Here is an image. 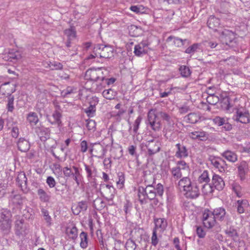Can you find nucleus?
Instances as JSON below:
<instances>
[{
	"label": "nucleus",
	"instance_id": "47",
	"mask_svg": "<svg viewBox=\"0 0 250 250\" xmlns=\"http://www.w3.org/2000/svg\"><path fill=\"white\" fill-rule=\"evenodd\" d=\"M171 172L172 176L175 179H179L185 174L181 171L179 168L177 167H172L171 169Z\"/></svg>",
	"mask_w": 250,
	"mask_h": 250
},
{
	"label": "nucleus",
	"instance_id": "7",
	"mask_svg": "<svg viewBox=\"0 0 250 250\" xmlns=\"http://www.w3.org/2000/svg\"><path fill=\"white\" fill-rule=\"evenodd\" d=\"M186 197L189 199H196L200 195V190L196 183H193L186 190H185Z\"/></svg>",
	"mask_w": 250,
	"mask_h": 250
},
{
	"label": "nucleus",
	"instance_id": "34",
	"mask_svg": "<svg viewBox=\"0 0 250 250\" xmlns=\"http://www.w3.org/2000/svg\"><path fill=\"white\" fill-rule=\"evenodd\" d=\"M66 232L70 239L75 240L77 237L78 229L75 226L67 228Z\"/></svg>",
	"mask_w": 250,
	"mask_h": 250
},
{
	"label": "nucleus",
	"instance_id": "35",
	"mask_svg": "<svg viewBox=\"0 0 250 250\" xmlns=\"http://www.w3.org/2000/svg\"><path fill=\"white\" fill-rule=\"evenodd\" d=\"M89 82H87L85 83V86L87 88H88L87 87V85ZM105 84L104 82V83H103V82L102 83H99L98 82H93L92 83L91 87L89 88L91 89H92V90L95 91L96 92H100L104 87V85H103V84Z\"/></svg>",
	"mask_w": 250,
	"mask_h": 250
},
{
	"label": "nucleus",
	"instance_id": "37",
	"mask_svg": "<svg viewBox=\"0 0 250 250\" xmlns=\"http://www.w3.org/2000/svg\"><path fill=\"white\" fill-rule=\"evenodd\" d=\"M93 206L98 210H101L105 207V203L100 198H97L94 200Z\"/></svg>",
	"mask_w": 250,
	"mask_h": 250
},
{
	"label": "nucleus",
	"instance_id": "54",
	"mask_svg": "<svg viewBox=\"0 0 250 250\" xmlns=\"http://www.w3.org/2000/svg\"><path fill=\"white\" fill-rule=\"evenodd\" d=\"M197 140L205 141L208 139V134L203 130L196 131Z\"/></svg>",
	"mask_w": 250,
	"mask_h": 250
},
{
	"label": "nucleus",
	"instance_id": "6",
	"mask_svg": "<svg viewBox=\"0 0 250 250\" xmlns=\"http://www.w3.org/2000/svg\"><path fill=\"white\" fill-rule=\"evenodd\" d=\"M149 44L147 41H143L134 46V53L138 57H141L147 53Z\"/></svg>",
	"mask_w": 250,
	"mask_h": 250
},
{
	"label": "nucleus",
	"instance_id": "48",
	"mask_svg": "<svg viewBox=\"0 0 250 250\" xmlns=\"http://www.w3.org/2000/svg\"><path fill=\"white\" fill-rule=\"evenodd\" d=\"M144 182L146 187L151 186L154 183V176L153 174H149L144 177Z\"/></svg>",
	"mask_w": 250,
	"mask_h": 250
},
{
	"label": "nucleus",
	"instance_id": "45",
	"mask_svg": "<svg viewBox=\"0 0 250 250\" xmlns=\"http://www.w3.org/2000/svg\"><path fill=\"white\" fill-rule=\"evenodd\" d=\"M26 177L24 174H21L18 176L16 179V182L18 186L20 187L22 189L23 187V184H24V186H26Z\"/></svg>",
	"mask_w": 250,
	"mask_h": 250
},
{
	"label": "nucleus",
	"instance_id": "16",
	"mask_svg": "<svg viewBox=\"0 0 250 250\" xmlns=\"http://www.w3.org/2000/svg\"><path fill=\"white\" fill-rule=\"evenodd\" d=\"M212 212L216 220H218L222 221L224 220L227 217L226 210L224 208L222 207L215 208Z\"/></svg>",
	"mask_w": 250,
	"mask_h": 250
},
{
	"label": "nucleus",
	"instance_id": "26",
	"mask_svg": "<svg viewBox=\"0 0 250 250\" xmlns=\"http://www.w3.org/2000/svg\"><path fill=\"white\" fill-rule=\"evenodd\" d=\"M85 170L87 174V178L89 180L94 179L96 174V169L95 167L84 165Z\"/></svg>",
	"mask_w": 250,
	"mask_h": 250
},
{
	"label": "nucleus",
	"instance_id": "10",
	"mask_svg": "<svg viewBox=\"0 0 250 250\" xmlns=\"http://www.w3.org/2000/svg\"><path fill=\"white\" fill-rule=\"evenodd\" d=\"M177 150L175 156L180 159L187 158L188 156V149L183 144L178 143L175 145Z\"/></svg>",
	"mask_w": 250,
	"mask_h": 250
},
{
	"label": "nucleus",
	"instance_id": "63",
	"mask_svg": "<svg viewBox=\"0 0 250 250\" xmlns=\"http://www.w3.org/2000/svg\"><path fill=\"white\" fill-rule=\"evenodd\" d=\"M226 234L229 236L232 237L233 239H237L238 237V233L236 230L233 229H229L226 230Z\"/></svg>",
	"mask_w": 250,
	"mask_h": 250
},
{
	"label": "nucleus",
	"instance_id": "21",
	"mask_svg": "<svg viewBox=\"0 0 250 250\" xmlns=\"http://www.w3.org/2000/svg\"><path fill=\"white\" fill-rule=\"evenodd\" d=\"M221 155L228 161L234 163L237 160V155L235 153L230 150H226L221 154Z\"/></svg>",
	"mask_w": 250,
	"mask_h": 250
},
{
	"label": "nucleus",
	"instance_id": "27",
	"mask_svg": "<svg viewBox=\"0 0 250 250\" xmlns=\"http://www.w3.org/2000/svg\"><path fill=\"white\" fill-rule=\"evenodd\" d=\"M179 168L180 170L182 171L185 175L189 173V168L188 165L183 160L179 161L177 162L176 167Z\"/></svg>",
	"mask_w": 250,
	"mask_h": 250
},
{
	"label": "nucleus",
	"instance_id": "44",
	"mask_svg": "<svg viewBox=\"0 0 250 250\" xmlns=\"http://www.w3.org/2000/svg\"><path fill=\"white\" fill-rule=\"evenodd\" d=\"M130 9L136 14H144L146 12L145 7L142 5L131 6Z\"/></svg>",
	"mask_w": 250,
	"mask_h": 250
},
{
	"label": "nucleus",
	"instance_id": "56",
	"mask_svg": "<svg viewBox=\"0 0 250 250\" xmlns=\"http://www.w3.org/2000/svg\"><path fill=\"white\" fill-rule=\"evenodd\" d=\"M202 191L204 194H208L213 192V186L208 184V183H205L202 186Z\"/></svg>",
	"mask_w": 250,
	"mask_h": 250
},
{
	"label": "nucleus",
	"instance_id": "5",
	"mask_svg": "<svg viewBox=\"0 0 250 250\" xmlns=\"http://www.w3.org/2000/svg\"><path fill=\"white\" fill-rule=\"evenodd\" d=\"M202 221L204 226L208 229L212 228L216 223V220L212 211L205 209L202 214Z\"/></svg>",
	"mask_w": 250,
	"mask_h": 250
},
{
	"label": "nucleus",
	"instance_id": "28",
	"mask_svg": "<svg viewBox=\"0 0 250 250\" xmlns=\"http://www.w3.org/2000/svg\"><path fill=\"white\" fill-rule=\"evenodd\" d=\"M248 167L245 162H242L238 167V174L241 180L245 179V176L247 172Z\"/></svg>",
	"mask_w": 250,
	"mask_h": 250
},
{
	"label": "nucleus",
	"instance_id": "12",
	"mask_svg": "<svg viewBox=\"0 0 250 250\" xmlns=\"http://www.w3.org/2000/svg\"><path fill=\"white\" fill-rule=\"evenodd\" d=\"M101 187L105 198L112 199L114 197L115 194V189L112 185L109 184L103 185Z\"/></svg>",
	"mask_w": 250,
	"mask_h": 250
},
{
	"label": "nucleus",
	"instance_id": "9",
	"mask_svg": "<svg viewBox=\"0 0 250 250\" xmlns=\"http://www.w3.org/2000/svg\"><path fill=\"white\" fill-rule=\"evenodd\" d=\"M102 72L100 69H90L86 71L85 74V79L89 80L90 81H93V82H97L99 79L101 80L100 75Z\"/></svg>",
	"mask_w": 250,
	"mask_h": 250
},
{
	"label": "nucleus",
	"instance_id": "61",
	"mask_svg": "<svg viewBox=\"0 0 250 250\" xmlns=\"http://www.w3.org/2000/svg\"><path fill=\"white\" fill-rule=\"evenodd\" d=\"M86 121V127L87 129L92 132H94L96 129V123L93 120H87Z\"/></svg>",
	"mask_w": 250,
	"mask_h": 250
},
{
	"label": "nucleus",
	"instance_id": "49",
	"mask_svg": "<svg viewBox=\"0 0 250 250\" xmlns=\"http://www.w3.org/2000/svg\"><path fill=\"white\" fill-rule=\"evenodd\" d=\"M64 33L67 37V40H73L76 38V33L73 28L66 29L64 30Z\"/></svg>",
	"mask_w": 250,
	"mask_h": 250
},
{
	"label": "nucleus",
	"instance_id": "19",
	"mask_svg": "<svg viewBox=\"0 0 250 250\" xmlns=\"http://www.w3.org/2000/svg\"><path fill=\"white\" fill-rule=\"evenodd\" d=\"M99 100L97 97H93L92 101L90 102V105L85 109V112L89 117H93L96 111L95 105L98 103Z\"/></svg>",
	"mask_w": 250,
	"mask_h": 250
},
{
	"label": "nucleus",
	"instance_id": "62",
	"mask_svg": "<svg viewBox=\"0 0 250 250\" xmlns=\"http://www.w3.org/2000/svg\"><path fill=\"white\" fill-rule=\"evenodd\" d=\"M63 175L66 177H71L74 174V172L71 167H64L62 169Z\"/></svg>",
	"mask_w": 250,
	"mask_h": 250
},
{
	"label": "nucleus",
	"instance_id": "8",
	"mask_svg": "<svg viewBox=\"0 0 250 250\" xmlns=\"http://www.w3.org/2000/svg\"><path fill=\"white\" fill-rule=\"evenodd\" d=\"M211 164L221 172H224L227 168L226 162L219 157L210 156L209 158Z\"/></svg>",
	"mask_w": 250,
	"mask_h": 250
},
{
	"label": "nucleus",
	"instance_id": "51",
	"mask_svg": "<svg viewBox=\"0 0 250 250\" xmlns=\"http://www.w3.org/2000/svg\"><path fill=\"white\" fill-rule=\"evenodd\" d=\"M27 120L30 124L36 125L39 121L38 117L35 112H30L27 116Z\"/></svg>",
	"mask_w": 250,
	"mask_h": 250
},
{
	"label": "nucleus",
	"instance_id": "32",
	"mask_svg": "<svg viewBox=\"0 0 250 250\" xmlns=\"http://www.w3.org/2000/svg\"><path fill=\"white\" fill-rule=\"evenodd\" d=\"M72 169L74 170V174L72 175L73 179L76 182L78 186L80 185V181L82 177V175L79 171V169L77 167L73 166H72Z\"/></svg>",
	"mask_w": 250,
	"mask_h": 250
},
{
	"label": "nucleus",
	"instance_id": "52",
	"mask_svg": "<svg viewBox=\"0 0 250 250\" xmlns=\"http://www.w3.org/2000/svg\"><path fill=\"white\" fill-rule=\"evenodd\" d=\"M41 212L43 216L44 219L45 220L46 223L47 224V226H50L52 225V218L49 215L48 210L44 208H42L41 209Z\"/></svg>",
	"mask_w": 250,
	"mask_h": 250
},
{
	"label": "nucleus",
	"instance_id": "31",
	"mask_svg": "<svg viewBox=\"0 0 250 250\" xmlns=\"http://www.w3.org/2000/svg\"><path fill=\"white\" fill-rule=\"evenodd\" d=\"M94 149L95 150V157H98V158H103L104 157L105 150L102 146L99 145L97 146L95 148H91L90 149V151L92 152Z\"/></svg>",
	"mask_w": 250,
	"mask_h": 250
},
{
	"label": "nucleus",
	"instance_id": "64",
	"mask_svg": "<svg viewBox=\"0 0 250 250\" xmlns=\"http://www.w3.org/2000/svg\"><path fill=\"white\" fill-rule=\"evenodd\" d=\"M232 188L237 196L238 197H241L243 193L241 192V187L238 184H235L232 186Z\"/></svg>",
	"mask_w": 250,
	"mask_h": 250
},
{
	"label": "nucleus",
	"instance_id": "40",
	"mask_svg": "<svg viewBox=\"0 0 250 250\" xmlns=\"http://www.w3.org/2000/svg\"><path fill=\"white\" fill-rule=\"evenodd\" d=\"M80 237L81 240L80 243V246L81 248L83 249L86 248L88 245L87 233L83 231L80 233Z\"/></svg>",
	"mask_w": 250,
	"mask_h": 250
},
{
	"label": "nucleus",
	"instance_id": "11",
	"mask_svg": "<svg viewBox=\"0 0 250 250\" xmlns=\"http://www.w3.org/2000/svg\"><path fill=\"white\" fill-rule=\"evenodd\" d=\"M146 147L148 150L149 155L151 156L159 151L160 147L158 142H156L154 140H151L147 142Z\"/></svg>",
	"mask_w": 250,
	"mask_h": 250
},
{
	"label": "nucleus",
	"instance_id": "60",
	"mask_svg": "<svg viewBox=\"0 0 250 250\" xmlns=\"http://www.w3.org/2000/svg\"><path fill=\"white\" fill-rule=\"evenodd\" d=\"M118 180L116 182L117 186L120 188H122L125 183V175L123 172L118 173Z\"/></svg>",
	"mask_w": 250,
	"mask_h": 250
},
{
	"label": "nucleus",
	"instance_id": "59",
	"mask_svg": "<svg viewBox=\"0 0 250 250\" xmlns=\"http://www.w3.org/2000/svg\"><path fill=\"white\" fill-rule=\"evenodd\" d=\"M125 247L126 250H135L136 245L132 239L129 238L126 241Z\"/></svg>",
	"mask_w": 250,
	"mask_h": 250
},
{
	"label": "nucleus",
	"instance_id": "20",
	"mask_svg": "<svg viewBox=\"0 0 250 250\" xmlns=\"http://www.w3.org/2000/svg\"><path fill=\"white\" fill-rule=\"evenodd\" d=\"M193 183L190 178L186 176L179 181L178 185L180 189L183 188V190L185 191Z\"/></svg>",
	"mask_w": 250,
	"mask_h": 250
},
{
	"label": "nucleus",
	"instance_id": "46",
	"mask_svg": "<svg viewBox=\"0 0 250 250\" xmlns=\"http://www.w3.org/2000/svg\"><path fill=\"white\" fill-rule=\"evenodd\" d=\"M10 199L14 205L21 206L22 204V199L20 194L11 195Z\"/></svg>",
	"mask_w": 250,
	"mask_h": 250
},
{
	"label": "nucleus",
	"instance_id": "14",
	"mask_svg": "<svg viewBox=\"0 0 250 250\" xmlns=\"http://www.w3.org/2000/svg\"><path fill=\"white\" fill-rule=\"evenodd\" d=\"M88 203L86 201H82L78 203L76 206H73L72 210L75 215H78L81 211H85L87 210Z\"/></svg>",
	"mask_w": 250,
	"mask_h": 250
},
{
	"label": "nucleus",
	"instance_id": "23",
	"mask_svg": "<svg viewBox=\"0 0 250 250\" xmlns=\"http://www.w3.org/2000/svg\"><path fill=\"white\" fill-rule=\"evenodd\" d=\"M37 194L41 201L44 203L49 202L51 196L42 188L38 189Z\"/></svg>",
	"mask_w": 250,
	"mask_h": 250
},
{
	"label": "nucleus",
	"instance_id": "18",
	"mask_svg": "<svg viewBox=\"0 0 250 250\" xmlns=\"http://www.w3.org/2000/svg\"><path fill=\"white\" fill-rule=\"evenodd\" d=\"M18 148L21 152H27L30 148L29 142L23 138H20L17 142Z\"/></svg>",
	"mask_w": 250,
	"mask_h": 250
},
{
	"label": "nucleus",
	"instance_id": "42",
	"mask_svg": "<svg viewBox=\"0 0 250 250\" xmlns=\"http://www.w3.org/2000/svg\"><path fill=\"white\" fill-rule=\"evenodd\" d=\"M157 115L153 109H150L147 113V119L146 121V124L148 125V124L157 120Z\"/></svg>",
	"mask_w": 250,
	"mask_h": 250
},
{
	"label": "nucleus",
	"instance_id": "58",
	"mask_svg": "<svg viewBox=\"0 0 250 250\" xmlns=\"http://www.w3.org/2000/svg\"><path fill=\"white\" fill-rule=\"evenodd\" d=\"M207 102L211 105H215L219 101V98L217 96H208L207 98Z\"/></svg>",
	"mask_w": 250,
	"mask_h": 250
},
{
	"label": "nucleus",
	"instance_id": "36",
	"mask_svg": "<svg viewBox=\"0 0 250 250\" xmlns=\"http://www.w3.org/2000/svg\"><path fill=\"white\" fill-rule=\"evenodd\" d=\"M210 181L208 172L205 170L201 174L198 178L199 183H208Z\"/></svg>",
	"mask_w": 250,
	"mask_h": 250
},
{
	"label": "nucleus",
	"instance_id": "13",
	"mask_svg": "<svg viewBox=\"0 0 250 250\" xmlns=\"http://www.w3.org/2000/svg\"><path fill=\"white\" fill-rule=\"evenodd\" d=\"M212 185L216 189L221 190L225 187V182L220 176L214 174L212 178Z\"/></svg>",
	"mask_w": 250,
	"mask_h": 250
},
{
	"label": "nucleus",
	"instance_id": "57",
	"mask_svg": "<svg viewBox=\"0 0 250 250\" xmlns=\"http://www.w3.org/2000/svg\"><path fill=\"white\" fill-rule=\"evenodd\" d=\"M181 75L184 77H188L190 75V70L188 67L183 65L179 69Z\"/></svg>",
	"mask_w": 250,
	"mask_h": 250
},
{
	"label": "nucleus",
	"instance_id": "25",
	"mask_svg": "<svg viewBox=\"0 0 250 250\" xmlns=\"http://www.w3.org/2000/svg\"><path fill=\"white\" fill-rule=\"evenodd\" d=\"M21 53L19 51H11L9 52L7 56L5 57L4 58L6 60L10 62H13L14 61H18L21 59Z\"/></svg>",
	"mask_w": 250,
	"mask_h": 250
},
{
	"label": "nucleus",
	"instance_id": "39",
	"mask_svg": "<svg viewBox=\"0 0 250 250\" xmlns=\"http://www.w3.org/2000/svg\"><path fill=\"white\" fill-rule=\"evenodd\" d=\"M40 132L39 133V136L41 138L42 140L45 141L47 138H49L50 133L49 130L47 128L42 127L39 129Z\"/></svg>",
	"mask_w": 250,
	"mask_h": 250
},
{
	"label": "nucleus",
	"instance_id": "53",
	"mask_svg": "<svg viewBox=\"0 0 250 250\" xmlns=\"http://www.w3.org/2000/svg\"><path fill=\"white\" fill-rule=\"evenodd\" d=\"M14 96L10 94L9 96L8 97V101H7V109L8 111L9 112H13L14 109Z\"/></svg>",
	"mask_w": 250,
	"mask_h": 250
},
{
	"label": "nucleus",
	"instance_id": "29",
	"mask_svg": "<svg viewBox=\"0 0 250 250\" xmlns=\"http://www.w3.org/2000/svg\"><path fill=\"white\" fill-rule=\"evenodd\" d=\"M142 232L140 229H135L131 231L130 239H132L134 242L136 241L140 242L142 239Z\"/></svg>",
	"mask_w": 250,
	"mask_h": 250
},
{
	"label": "nucleus",
	"instance_id": "55",
	"mask_svg": "<svg viewBox=\"0 0 250 250\" xmlns=\"http://www.w3.org/2000/svg\"><path fill=\"white\" fill-rule=\"evenodd\" d=\"M151 128L154 131H159L162 127V125L160 121L157 122V120L148 124Z\"/></svg>",
	"mask_w": 250,
	"mask_h": 250
},
{
	"label": "nucleus",
	"instance_id": "1",
	"mask_svg": "<svg viewBox=\"0 0 250 250\" xmlns=\"http://www.w3.org/2000/svg\"><path fill=\"white\" fill-rule=\"evenodd\" d=\"M138 197L141 204L146 203V199L153 200L156 196L162 197L164 193V187L161 184L156 185V188L153 186L144 188L142 186L138 187Z\"/></svg>",
	"mask_w": 250,
	"mask_h": 250
},
{
	"label": "nucleus",
	"instance_id": "17",
	"mask_svg": "<svg viewBox=\"0 0 250 250\" xmlns=\"http://www.w3.org/2000/svg\"><path fill=\"white\" fill-rule=\"evenodd\" d=\"M221 104L222 108L226 110L228 112L231 113L234 110V109H233V105L232 104L230 99L228 97L224 98L221 102Z\"/></svg>",
	"mask_w": 250,
	"mask_h": 250
},
{
	"label": "nucleus",
	"instance_id": "50",
	"mask_svg": "<svg viewBox=\"0 0 250 250\" xmlns=\"http://www.w3.org/2000/svg\"><path fill=\"white\" fill-rule=\"evenodd\" d=\"M201 44L200 43H194L186 49L185 52L188 54H193L196 52L198 49H200Z\"/></svg>",
	"mask_w": 250,
	"mask_h": 250
},
{
	"label": "nucleus",
	"instance_id": "4",
	"mask_svg": "<svg viewBox=\"0 0 250 250\" xmlns=\"http://www.w3.org/2000/svg\"><path fill=\"white\" fill-rule=\"evenodd\" d=\"M233 109L235 110V113L232 117V119L234 121L245 124L250 122V114L248 111H241L236 106L234 107Z\"/></svg>",
	"mask_w": 250,
	"mask_h": 250
},
{
	"label": "nucleus",
	"instance_id": "33",
	"mask_svg": "<svg viewBox=\"0 0 250 250\" xmlns=\"http://www.w3.org/2000/svg\"><path fill=\"white\" fill-rule=\"evenodd\" d=\"M187 118L188 122L191 124L196 123L200 119L199 115L196 113H190L185 117Z\"/></svg>",
	"mask_w": 250,
	"mask_h": 250
},
{
	"label": "nucleus",
	"instance_id": "38",
	"mask_svg": "<svg viewBox=\"0 0 250 250\" xmlns=\"http://www.w3.org/2000/svg\"><path fill=\"white\" fill-rule=\"evenodd\" d=\"M237 211L239 213H242L244 212V208L248 205L246 200H240L237 202Z\"/></svg>",
	"mask_w": 250,
	"mask_h": 250
},
{
	"label": "nucleus",
	"instance_id": "3",
	"mask_svg": "<svg viewBox=\"0 0 250 250\" xmlns=\"http://www.w3.org/2000/svg\"><path fill=\"white\" fill-rule=\"evenodd\" d=\"M113 49L108 45L97 44L94 46V52L99 55L100 58H110L113 56Z\"/></svg>",
	"mask_w": 250,
	"mask_h": 250
},
{
	"label": "nucleus",
	"instance_id": "41",
	"mask_svg": "<svg viewBox=\"0 0 250 250\" xmlns=\"http://www.w3.org/2000/svg\"><path fill=\"white\" fill-rule=\"evenodd\" d=\"M103 95L106 99L112 100L116 96V92L111 89L104 90L103 92Z\"/></svg>",
	"mask_w": 250,
	"mask_h": 250
},
{
	"label": "nucleus",
	"instance_id": "30",
	"mask_svg": "<svg viewBox=\"0 0 250 250\" xmlns=\"http://www.w3.org/2000/svg\"><path fill=\"white\" fill-rule=\"evenodd\" d=\"M172 40H173L174 44L177 47H181L183 46L185 44V42L187 41L186 39L182 40L179 38L170 36L167 38V42H169Z\"/></svg>",
	"mask_w": 250,
	"mask_h": 250
},
{
	"label": "nucleus",
	"instance_id": "24",
	"mask_svg": "<svg viewBox=\"0 0 250 250\" xmlns=\"http://www.w3.org/2000/svg\"><path fill=\"white\" fill-rule=\"evenodd\" d=\"M154 223L155 227L153 229H156V230L160 229L161 230L164 231L167 226V222L165 218H158L155 219Z\"/></svg>",
	"mask_w": 250,
	"mask_h": 250
},
{
	"label": "nucleus",
	"instance_id": "2",
	"mask_svg": "<svg viewBox=\"0 0 250 250\" xmlns=\"http://www.w3.org/2000/svg\"><path fill=\"white\" fill-rule=\"evenodd\" d=\"M11 212L7 209H2L0 213V229L7 233L11 228L12 222Z\"/></svg>",
	"mask_w": 250,
	"mask_h": 250
},
{
	"label": "nucleus",
	"instance_id": "22",
	"mask_svg": "<svg viewBox=\"0 0 250 250\" xmlns=\"http://www.w3.org/2000/svg\"><path fill=\"white\" fill-rule=\"evenodd\" d=\"M220 23V20L214 16H210L207 22L208 27L215 31L217 30L216 28L219 26Z\"/></svg>",
	"mask_w": 250,
	"mask_h": 250
},
{
	"label": "nucleus",
	"instance_id": "15",
	"mask_svg": "<svg viewBox=\"0 0 250 250\" xmlns=\"http://www.w3.org/2000/svg\"><path fill=\"white\" fill-rule=\"evenodd\" d=\"M47 120L51 124H57L60 126L62 124V114L58 110H55L51 116H47Z\"/></svg>",
	"mask_w": 250,
	"mask_h": 250
},
{
	"label": "nucleus",
	"instance_id": "43",
	"mask_svg": "<svg viewBox=\"0 0 250 250\" xmlns=\"http://www.w3.org/2000/svg\"><path fill=\"white\" fill-rule=\"evenodd\" d=\"M62 64L57 62H50L47 63V66H46V68H49L51 70H60L62 68Z\"/></svg>",
	"mask_w": 250,
	"mask_h": 250
}]
</instances>
